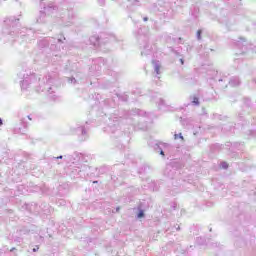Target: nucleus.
Listing matches in <instances>:
<instances>
[{
  "label": "nucleus",
  "instance_id": "obj_1",
  "mask_svg": "<svg viewBox=\"0 0 256 256\" xmlns=\"http://www.w3.org/2000/svg\"><path fill=\"white\" fill-rule=\"evenodd\" d=\"M193 103H194V105H199V98L194 97L193 98Z\"/></svg>",
  "mask_w": 256,
  "mask_h": 256
},
{
  "label": "nucleus",
  "instance_id": "obj_2",
  "mask_svg": "<svg viewBox=\"0 0 256 256\" xmlns=\"http://www.w3.org/2000/svg\"><path fill=\"white\" fill-rule=\"evenodd\" d=\"M221 167H222V169H227V167H229V164H227L226 162H223L221 164Z\"/></svg>",
  "mask_w": 256,
  "mask_h": 256
},
{
  "label": "nucleus",
  "instance_id": "obj_3",
  "mask_svg": "<svg viewBox=\"0 0 256 256\" xmlns=\"http://www.w3.org/2000/svg\"><path fill=\"white\" fill-rule=\"evenodd\" d=\"M141 217H145V214L143 213V211H140L138 213V218L141 219Z\"/></svg>",
  "mask_w": 256,
  "mask_h": 256
},
{
  "label": "nucleus",
  "instance_id": "obj_4",
  "mask_svg": "<svg viewBox=\"0 0 256 256\" xmlns=\"http://www.w3.org/2000/svg\"><path fill=\"white\" fill-rule=\"evenodd\" d=\"M160 69H161V66H156V67H155V71H156L157 75H159Z\"/></svg>",
  "mask_w": 256,
  "mask_h": 256
},
{
  "label": "nucleus",
  "instance_id": "obj_5",
  "mask_svg": "<svg viewBox=\"0 0 256 256\" xmlns=\"http://www.w3.org/2000/svg\"><path fill=\"white\" fill-rule=\"evenodd\" d=\"M197 36H198V39H201V30L197 31Z\"/></svg>",
  "mask_w": 256,
  "mask_h": 256
},
{
  "label": "nucleus",
  "instance_id": "obj_6",
  "mask_svg": "<svg viewBox=\"0 0 256 256\" xmlns=\"http://www.w3.org/2000/svg\"><path fill=\"white\" fill-rule=\"evenodd\" d=\"M180 62H181V65H184V61H183V59H180Z\"/></svg>",
  "mask_w": 256,
  "mask_h": 256
},
{
  "label": "nucleus",
  "instance_id": "obj_7",
  "mask_svg": "<svg viewBox=\"0 0 256 256\" xmlns=\"http://www.w3.org/2000/svg\"><path fill=\"white\" fill-rule=\"evenodd\" d=\"M37 250H39V247L33 249L34 252L37 251Z\"/></svg>",
  "mask_w": 256,
  "mask_h": 256
},
{
  "label": "nucleus",
  "instance_id": "obj_8",
  "mask_svg": "<svg viewBox=\"0 0 256 256\" xmlns=\"http://www.w3.org/2000/svg\"><path fill=\"white\" fill-rule=\"evenodd\" d=\"M0 125H3V120H1V118H0Z\"/></svg>",
  "mask_w": 256,
  "mask_h": 256
},
{
  "label": "nucleus",
  "instance_id": "obj_9",
  "mask_svg": "<svg viewBox=\"0 0 256 256\" xmlns=\"http://www.w3.org/2000/svg\"><path fill=\"white\" fill-rule=\"evenodd\" d=\"M160 155H165V152L161 151V152H160Z\"/></svg>",
  "mask_w": 256,
  "mask_h": 256
},
{
  "label": "nucleus",
  "instance_id": "obj_10",
  "mask_svg": "<svg viewBox=\"0 0 256 256\" xmlns=\"http://www.w3.org/2000/svg\"><path fill=\"white\" fill-rule=\"evenodd\" d=\"M58 159H63V156H59Z\"/></svg>",
  "mask_w": 256,
  "mask_h": 256
}]
</instances>
